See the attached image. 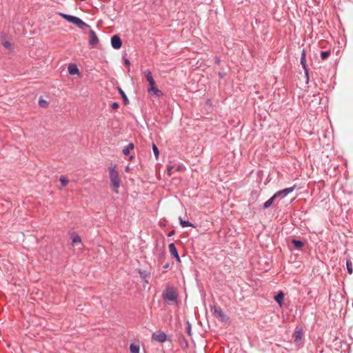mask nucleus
Segmentation results:
<instances>
[{"mask_svg":"<svg viewBox=\"0 0 353 353\" xmlns=\"http://www.w3.org/2000/svg\"><path fill=\"white\" fill-rule=\"evenodd\" d=\"M109 176L113 191L115 193H118V188L120 187V179L116 166L109 168Z\"/></svg>","mask_w":353,"mask_h":353,"instance_id":"obj_1","label":"nucleus"},{"mask_svg":"<svg viewBox=\"0 0 353 353\" xmlns=\"http://www.w3.org/2000/svg\"><path fill=\"white\" fill-rule=\"evenodd\" d=\"M163 300L168 304L176 303L178 295L172 287L168 286L162 293Z\"/></svg>","mask_w":353,"mask_h":353,"instance_id":"obj_2","label":"nucleus"},{"mask_svg":"<svg viewBox=\"0 0 353 353\" xmlns=\"http://www.w3.org/2000/svg\"><path fill=\"white\" fill-rule=\"evenodd\" d=\"M60 14L64 19H65L68 22L75 24L80 29H83L84 27H89L88 24H86L79 17L63 13H61Z\"/></svg>","mask_w":353,"mask_h":353,"instance_id":"obj_3","label":"nucleus"},{"mask_svg":"<svg viewBox=\"0 0 353 353\" xmlns=\"http://www.w3.org/2000/svg\"><path fill=\"white\" fill-rule=\"evenodd\" d=\"M148 92L149 93H152V94L153 96H155L157 97H161L163 95V92L156 87L155 81L149 83V87L148 88Z\"/></svg>","mask_w":353,"mask_h":353,"instance_id":"obj_4","label":"nucleus"},{"mask_svg":"<svg viewBox=\"0 0 353 353\" xmlns=\"http://www.w3.org/2000/svg\"><path fill=\"white\" fill-rule=\"evenodd\" d=\"M294 186L285 188L283 190L276 192L273 195V196L274 197V199H276V198L283 199L285 196H286L288 194L294 191Z\"/></svg>","mask_w":353,"mask_h":353,"instance_id":"obj_5","label":"nucleus"},{"mask_svg":"<svg viewBox=\"0 0 353 353\" xmlns=\"http://www.w3.org/2000/svg\"><path fill=\"white\" fill-rule=\"evenodd\" d=\"M212 309L214 310V313L216 317L219 318L221 321L224 322L227 321L228 318L221 308L216 307L215 305H214Z\"/></svg>","mask_w":353,"mask_h":353,"instance_id":"obj_6","label":"nucleus"},{"mask_svg":"<svg viewBox=\"0 0 353 353\" xmlns=\"http://www.w3.org/2000/svg\"><path fill=\"white\" fill-rule=\"evenodd\" d=\"M111 45L114 49H119L122 46V41L118 35H114L111 38Z\"/></svg>","mask_w":353,"mask_h":353,"instance_id":"obj_7","label":"nucleus"},{"mask_svg":"<svg viewBox=\"0 0 353 353\" xmlns=\"http://www.w3.org/2000/svg\"><path fill=\"white\" fill-rule=\"evenodd\" d=\"M170 254L178 261L181 262L180 256L178 254L176 248L174 243H171L168 245Z\"/></svg>","mask_w":353,"mask_h":353,"instance_id":"obj_8","label":"nucleus"},{"mask_svg":"<svg viewBox=\"0 0 353 353\" xmlns=\"http://www.w3.org/2000/svg\"><path fill=\"white\" fill-rule=\"evenodd\" d=\"M152 339L158 342L163 343L167 339V335L162 332H155L152 334Z\"/></svg>","mask_w":353,"mask_h":353,"instance_id":"obj_9","label":"nucleus"},{"mask_svg":"<svg viewBox=\"0 0 353 353\" xmlns=\"http://www.w3.org/2000/svg\"><path fill=\"white\" fill-rule=\"evenodd\" d=\"M90 41L89 44L91 46H94L99 43V39L93 30H90Z\"/></svg>","mask_w":353,"mask_h":353,"instance_id":"obj_10","label":"nucleus"},{"mask_svg":"<svg viewBox=\"0 0 353 353\" xmlns=\"http://www.w3.org/2000/svg\"><path fill=\"white\" fill-rule=\"evenodd\" d=\"M68 72L70 75H79L80 74L79 70L77 65L70 63L68 67Z\"/></svg>","mask_w":353,"mask_h":353,"instance_id":"obj_11","label":"nucleus"},{"mask_svg":"<svg viewBox=\"0 0 353 353\" xmlns=\"http://www.w3.org/2000/svg\"><path fill=\"white\" fill-rule=\"evenodd\" d=\"M300 62H301V64L303 69L307 68V66L306 64V52H305V49L302 50Z\"/></svg>","mask_w":353,"mask_h":353,"instance_id":"obj_12","label":"nucleus"},{"mask_svg":"<svg viewBox=\"0 0 353 353\" xmlns=\"http://www.w3.org/2000/svg\"><path fill=\"white\" fill-rule=\"evenodd\" d=\"M284 299V294L282 292H279L275 296L274 299L279 306H282Z\"/></svg>","mask_w":353,"mask_h":353,"instance_id":"obj_13","label":"nucleus"},{"mask_svg":"<svg viewBox=\"0 0 353 353\" xmlns=\"http://www.w3.org/2000/svg\"><path fill=\"white\" fill-rule=\"evenodd\" d=\"M134 144L132 143H130L125 147L123 148L122 152L124 155L126 156V155L129 154L130 150L134 149Z\"/></svg>","mask_w":353,"mask_h":353,"instance_id":"obj_14","label":"nucleus"},{"mask_svg":"<svg viewBox=\"0 0 353 353\" xmlns=\"http://www.w3.org/2000/svg\"><path fill=\"white\" fill-rule=\"evenodd\" d=\"M303 336V333L301 330H295L294 333V342L296 343H299Z\"/></svg>","mask_w":353,"mask_h":353,"instance_id":"obj_15","label":"nucleus"},{"mask_svg":"<svg viewBox=\"0 0 353 353\" xmlns=\"http://www.w3.org/2000/svg\"><path fill=\"white\" fill-rule=\"evenodd\" d=\"M143 73H144L145 77L146 80L148 81V83L154 81L153 77L152 75V72L150 70H145Z\"/></svg>","mask_w":353,"mask_h":353,"instance_id":"obj_16","label":"nucleus"},{"mask_svg":"<svg viewBox=\"0 0 353 353\" xmlns=\"http://www.w3.org/2000/svg\"><path fill=\"white\" fill-rule=\"evenodd\" d=\"M274 199H275L274 197L272 196L267 201H265L263 203V210H265V209L270 208L273 204V202H274Z\"/></svg>","mask_w":353,"mask_h":353,"instance_id":"obj_17","label":"nucleus"},{"mask_svg":"<svg viewBox=\"0 0 353 353\" xmlns=\"http://www.w3.org/2000/svg\"><path fill=\"white\" fill-rule=\"evenodd\" d=\"M179 220L180 225H181L182 228H185V227H189V226L190 227H193V224L192 223H191L188 221L183 220L181 216L179 218Z\"/></svg>","mask_w":353,"mask_h":353,"instance_id":"obj_18","label":"nucleus"},{"mask_svg":"<svg viewBox=\"0 0 353 353\" xmlns=\"http://www.w3.org/2000/svg\"><path fill=\"white\" fill-rule=\"evenodd\" d=\"M130 353H139V345L134 343L130 344Z\"/></svg>","mask_w":353,"mask_h":353,"instance_id":"obj_19","label":"nucleus"},{"mask_svg":"<svg viewBox=\"0 0 353 353\" xmlns=\"http://www.w3.org/2000/svg\"><path fill=\"white\" fill-rule=\"evenodd\" d=\"M292 243L297 249H301L304 245V243L301 241L296 239H292Z\"/></svg>","mask_w":353,"mask_h":353,"instance_id":"obj_20","label":"nucleus"},{"mask_svg":"<svg viewBox=\"0 0 353 353\" xmlns=\"http://www.w3.org/2000/svg\"><path fill=\"white\" fill-rule=\"evenodd\" d=\"M119 92L120 93L122 99H123L124 103L128 104L129 101H128V97L125 95V92L121 88H119Z\"/></svg>","mask_w":353,"mask_h":353,"instance_id":"obj_21","label":"nucleus"},{"mask_svg":"<svg viewBox=\"0 0 353 353\" xmlns=\"http://www.w3.org/2000/svg\"><path fill=\"white\" fill-rule=\"evenodd\" d=\"M346 268H347L348 273L352 274L353 272V270H352V263L350 261V260L346 261Z\"/></svg>","mask_w":353,"mask_h":353,"instance_id":"obj_22","label":"nucleus"},{"mask_svg":"<svg viewBox=\"0 0 353 353\" xmlns=\"http://www.w3.org/2000/svg\"><path fill=\"white\" fill-rule=\"evenodd\" d=\"M139 273L142 279H146L150 276V274L146 271L139 270Z\"/></svg>","mask_w":353,"mask_h":353,"instance_id":"obj_23","label":"nucleus"},{"mask_svg":"<svg viewBox=\"0 0 353 353\" xmlns=\"http://www.w3.org/2000/svg\"><path fill=\"white\" fill-rule=\"evenodd\" d=\"M81 237L76 234L72 236V245H75L77 243H81Z\"/></svg>","mask_w":353,"mask_h":353,"instance_id":"obj_24","label":"nucleus"},{"mask_svg":"<svg viewBox=\"0 0 353 353\" xmlns=\"http://www.w3.org/2000/svg\"><path fill=\"white\" fill-rule=\"evenodd\" d=\"M330 55V51H323L321 53V58L322 59H326Z\"/></svg>","mask_w":353,"mask_h":353,"instance_id":"obj_25","label":"nucleus"},{"mask_svg":"<svg viewBox=\"0 0 353 353\" xmlns=\"http://www.w3.org/2000/svg\"><path fill=\"white\" fill-rule=\"evenodd\" d=\"M152 151H153L154 154L155 155L156 159H158L159 155V151L155 144L152 145Z\"/></svg>","mask_w":353,"mask_h":353,"instance_id":"obj_26","label":"nucleus"},{"mask_svg":"<svg viewBox=\"0 0 353 353\" xmlns=\"http://www.w3.org/2000/svg\"><path fill=\"white\" fill-rule=\"evenodd\" d=\"M60 181L61 183V185L63 186H65L68 183V180L66 177L63 176H61L60 177Z\"/></svg>","mask_w":353,"mask_h":353,"instance_id":"obj_27","label":"nucleus"},{"mask_svg":"<svg viewBox=\"0 0 353 353\" xmlns=\"http://www.w3.org/2000/svg\"><path fill=\"white\" fill-rule=\"evenodd\" d=\"M304 70V72H305V81H306V83H308L309 82V80H310V77H309V70H308V68H305L303 69Z\"/></svg>","mask_w":353,"mask_h":353,"instance_id":"obj_28","label":"nucleus"},{"mask_svg":"<svg viewBox=\"0 0 353 353\" xmlns=\"http://www.w3.org/2000/svg\"><path fill=\"white\" fill-rule=\"evenodd\" d=\"M173 169H174V166L173 165H168L167 167V172H168V174L169 176L172 175Z\"/></svg>","mask_w":353,"mask_h":353,"instance_id":"obj_29","label":"nucleus"},{"mask_svg":"<svg viewBox=\"0 0 353 353\" xmlns=\"http://www.w3.org/2000/svg\"><path fill=\"white\" fill-rule=\"evenodd\" d=\"M2 45L6 48H10L11 47V43L8 41H3L2 43Z\"/></svg>","mask_w":353,"mask_h":353,"instance_id":"obj_30","label":"nucleus"},{"mask_svg":"<svg viewBox=\"0 0 353 353\" xmlns=\"http://www.w3.org/2000/svg\"><path fill=\"white\" fill-rule=\"evenodd\" d=\"M111 108L113 110H116L119 108V103L118 102H113L111 104Z\"/></svg>","mask_w":353,"mask_h":353,"instance_id":"obj_31","label":"nucleus"},{"mask_svg":"<svg viewBox=\"0 0 353 353\" xmlns=\"http://www.w3.org/2000/svg\"><path fill=\"white\" fill-rule=\"evenodd\" d=\"M39 103L41 107H44L47 104V102L44 100H39Z\"/></svg>","mask_w":353,"mask_h":353,"instance_id":"obj_32","label":"nucleus"},{"mask_svg":"<svg viewBox=\"0 0 353 353\" xmlns=\"http://www.w3.org/2000/svg\"><path fill=\"white\" fill-rule=\"evenodd\" d=\"M187 332L188 333L189 335H190L191 325H190V324L189 323H188V327H187Z\"/></svg>","mask_w":353,"mask_h":353,"instance_id":"obj_33","label":"nucleus"},{"mask_svg":"<svg viewBox=\"0 0 353 353\" xmlns=\"http://www.w3.org/2000/svg\"><path fill=\"white\" fill-rule=\"evenodd\" d=\"M220 63H221V60H220V59H219L218 57H215V63H216V65H219V64H220Z\"/></svg>","mask_w":353,"mask_h":353,"instance_id":"obj_34","label":"nucleus"},{"mask_svg":"<svg viewBox=\"0 0 353 353\" xmlns=\"http://www.w3.org/2000/svg\"><path fill=\"white\" fill-rule=\"evenodd\" d=\"M175 232L174 230H171L168 234V236H172L174 234Z\"/></svg>","mask_w":353,"mask_h":353,"instance_id":"obj_35","label":"nucleus"},{"mask_svg":"<svg viewBox=\"0 0 353 353\" xmlns=\"http://www.w3.org/2000/svg\"><path fill=\"white\" fill-rule=\"evenodd\" d=\"M219 76L221 77V78H223L225 76V73L224 72H219Z\"/></svg>","mask_w":353,"mask_h":353,"instance_id":"obj_36","label":"nucleus"},{"mask_svg":"<svg viewBox=\"0 0 353 353\" xmlns=\"http://www.w3.org/2000/svg\"><path fill=\"white\" fill-rule=\"evenodd\" d=\"M124 62H125V64L126 65H128V66H129V65H130V61H129L128 59H125Z\"/></svg>","mask_w":353,"mask_h":353,"instance_id":"obj_37","label":"nucleus"},{"mask_svg":"<svg viewBox=\"0 0 353 353\" xmlns=\"http://www.w3.org/2000/svg\"><path fill=\"white\" fill-rule=\"evenodd\" d=\"M254 195H255L257 197L259 196V194L256 192H252V196H254Z\"/></svg>","mask_w":353,"mask_h":353,"instance_id":"obj_38","label":"nucleus"},{"mask_svg":"<svg viewBox=\"0 0 353 353\" xmlns=\"http://www.w3.org/2000/svg\"><path fill=\"white\" fill-rule=\"evenodd\" d=\"M168 266H169V265H168V264H167V265H165L163 267V268H165H165H168Z\"/></svg>","mask_w":353,"mask_h":353,"instance_id":"obj_39","label":"nucleus"},{"mask_svg":"<svg viewBox=\"0 0 353 353\" xmlns=\"http://www.w3.org/2000/svg\"><path fill=\"white\" fill-rule=\"evenodd\" d=\"M143 280L144 283H148V281L147 279H143Z\"/></svg>","mask_w":353,"mask_h":353,"instance_id":"obj_40","label":"nucleus"}]
</instances>
